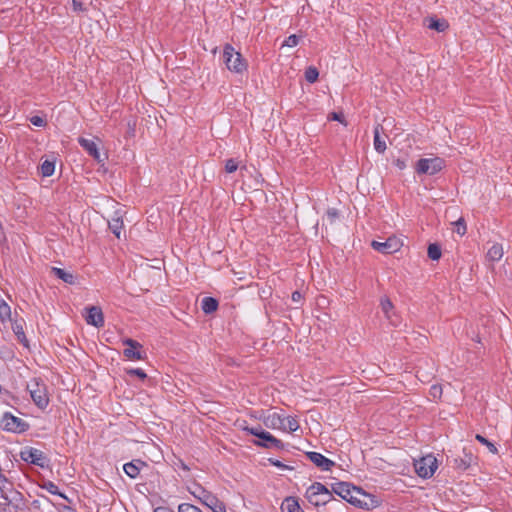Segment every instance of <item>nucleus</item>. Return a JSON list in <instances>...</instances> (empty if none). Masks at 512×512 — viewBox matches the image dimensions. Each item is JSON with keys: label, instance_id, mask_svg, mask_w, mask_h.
Wrapping results in <instances>:
<instances>
[{"label": "nucleus", "instance_id": "14", "mask_svg": "<svg viewBox=\"0 0 512 512\" xmlns=\"http://www.w3.org/2000/svg\"><path fill=\"white\" fill-rule=\"evenodd\" d=\"M284 422L285 415L277 412L269 413L263 418V423L266 427L281 431L284 428Z\"/></svg>", "mask_w": 512, "mask_h": 512}, {"label": "nucleus", "instance_id": "47", "mask_svg": "<svg viewBox=\"0 0 512 512\" xmlns=\"http://www.w3.org/2000/svg\"><path fill=\"white\" fill-rule=\"evenodd\" d=\"M154 512H174L172 509L164 506L157 507Z\"/></svg>", "mask_w": 512, "mask_h": 512}, {"label": "nucleus", "instance_id": "29", "mask_svg": "<svg viewBox=\"0 0 512 512\" xmlns=\"http://www.w3.org/2000/svg\"><path fill=\"white\" fill-rule=\"evenodd\" d=\"M427 253L431 260H439L441 257V249L437 244H430Z\"/></svg>", "mask_w": 512, "mask_h": 512}, {"label": "nucleus", "instance_id": "28", "mask_svg": "<svg viewBox=\"0 0 512 512\" xmlns=\"http://www.w3.org/2000/svg\"><path fill=\"white\" fill-rule=\"evenodd\" d=\"M40 170L43 177H50L54 173L55 164L54 162L46 160L41 164Z\"/></svg>", "mask_w": 512, "mask_h": 512}, {"label": "nucleus", "instance_id": "30", "mask_svg": "<svg viewBox=\"0 0 512 512\" xmlns=\"http://www.w3.org/2000/svg\"><path fill=\"white\" fill-rule=\"evenodd\" d=\"M318 76H319V72L318 70L313 67V66H310L306 69L305 71V79L307 82L309 83H314L317 81L318 79Z\"/></svg>", "mask_w": 512, "mask_h": 512}, {"label": "nucleus", "instance_id": "20", "mask_svg": "<svg viewBox=\"0 0 512 512\" xmlns=\"http://www.w3.org/2000/svg\"><path fill=\"white\" fill-rule=\"evenodd\" d=\"M425 25L432 30L443 32L448 28V23L445 20L436 19L433 17L425 19Z\"/></svg>", "mask_w": 512, "mask_h": 512}, {"label": "nucleus", "instance_id": "38", "mask_svg": "<svg viewBox=\"0 0 512 512\" xmlns=\"http://www.w3.org/2000/svg\"><path fill=\"white\" fill-rule=\"evenodd\" d=\"M456 232L459 235H464L466 233V225L462 218L455 222Z\"/></svg>", "mask_w": 512, "mask_h": 512}, {"label": "nucleus", "instance_id": "15", "mask_svg": "<svg viewBox=\"0 0 512 512\" xmlns=\"http://www.w3.org/2000/svg\"><path fill=\"white\" fill-rule=\"evenodd\" d=\"M80 146L87 151V153L93 157L96 161L102 162L104 159L101 158V154L98 150L97 143L93 139H87L80 137L78 139Z\"/></svg>", "mask_w": 512, "mask_h": 512}, {"label": "nucleus", "instance_id": "35", "mask_svg": "<svg viewBox=\"0 0 512 512\" xmlns=\"http://www.w3.org/2000/svg\"><path fill=\"white\" fill-rule=\"evenodd\" d=\"M13 331H14L15 335L17 336L18 340H20L22 343H24L26 338H25V333H24L22 325L16 323L13 326Z\"/></svg>", "mask_w": 512, "mask_h": 512}, {"label": "nucleus", "instance_id": "16", "mask_svg": "<svg viewBox=\"0 0 512 512\" xmlns=\"http://www.w3.org/2000/svg\"><path fill=\"white\" fill-rule=\"evenodd\" d=\"M123 343L128 346L123 351V354L125 357H127L128 359H131V360L143 359V355H142L141 351L139 350L141 345L137 341L132 340V339H126V340H124Z\"/></svg>", "mask_w": 512, "mask_h": 512}, {"label": "nucleus", "instance_id": "27", "mask_svg": "<svg viewBox=\"0 0 512 512\" xmlns=\"http://www.w3.org/2000/svg\"><path fill=\"white\" fill-rule=\"evenodd\" d=\"M11 318L10 306L0 298V320L5 322Z\"/></svg>", "mask_w": 512, "mask_h": 512}, {"label": "nucleus", "instance_id": "17", "mask_svg": "<svg viewBox=\"0 0 512 512\" xmlns=\"http://www.w3.org/2000/svg\"><path fill=\"white\" fill-rule=\"evenodd\" d=\"M503 255H504L503 246L499 243H494L488 249L486 258L490 262H498L502 259Z\"/></svg>", "mask_w": 512, "mask_h": 512}, {"label": "nucleus", "instance_id": "42", "mask_svg": "<svg viewBox=\"0 0 512 512\" xmlns=\"http://www.w3.org/2000/svg\"><path fill=\"white\" fill-rule=\"evenodd\" d=\"M30 122H31V124H33L34 126H37V127H43L46 124L45 119L40 116H32L30 118Z\"/></svg>", "mask_w": 512, "mask_h": 512}, {"label": "nucleus", "instance_id": "25", "mask_svg": "<svg viewBox=\"0 0 512 512\" xmlns=\"http://www.w3.org/2000/svg\"><path fill=\"white\" fill-rule=\"evenodd\" d=\"M299 429V422L293 416H285L284 428L282 431L284 432H295Z\"/></svg>", "mask_w": 512, "mask_h": 512}, {"label": "nucleus", "instance_id": "45", "mask_svg": "<svg viewBox=\"0 0 512 512\" xmlns=\"http://www.w3.org/2000/svg\"><path fill=\"white\" fill-rule=\"evenodd\" d=\"M74 11H83V4L77 0L72 1Z\"/></svg>", "mask_w": 512, "mask_h": 512}, {"label": "nucleus", "instance_id": "11", "mask_svg": "<svg viewBox=\"0 0 512 512\" xmlns=\"http://www.w3.org/2000/svg\"><path fill=\"white\" fill-rule=\"evenodd\" d=\"M403 243L397 237H389L385 241H372L371 246L374 250L383 254H392L400 250Z\"/></svg>", "mask_w": 512, "mask_h": 512}, {"label": "nucleus", "instance_id": "22", "mask_svg": "<svg viewBox=\"0 0 512 512\" xmlns=\"http://www.w3.org/2000/svg\"><path fill=\"white\" fill-rule=\"evenodd\" d=\"M51 271L56 277L61 279L63 282L71 285L75 283V277L72 273L58 267H52Z\"/></svg>", "mask_w": 512, "mask_h": 512}, {"label": "nucleus", "instance_id": "37", "mask_svg": "<svg viewBox=\"0 0 512 512\" xmlns=\"http://www.w3.org/2000/svg\"><path fill=\"white\" fill-rule=\"evenodd\" d=\"M326 216H327L328 221L331 224H333L336 221V219H338L339 212L335 208H330V209L327 210Z\"/></svg>", "mask_w": 512, "mask_h": 512}, {"label": "nucleus", "instance_id": "19", "mask_svg": "<svg viewBox=\"0 0 512 512\" xmlns=\"http://www.w3.org/2000/svg\"><path fill=\"white\" fill-rule=\"evenodd\" d=\"M382 126L380 124H377L374 127V148L378 153H384L386 150V142L385 140L381 139L380 137V131L382 130Z\"/></svg>", "mask_w": 512, "mask_h": 512}, {"label": "nucleus", "instance_id": "8", "mask_svg": "<svg viewBox=\"0 0 512 512\" xmlns=\"http://www.w3.org/2000/svg\"><path fill=\"white\" fill-rule=\"evenodd\" d=\"M437 467V459L431 454L421 457L420 459L415 460L414 462V468L416 473L418 474V476L425 479L432 477Z\"/></svg>", "mask_w": 512, "mask_h": 512}, {"label": "nucleus", "instance_id": "36", "mask_svg": "<svg viewBox=\"0 0 512 512\" xmlns=\"http://www.w3.org/2000/svg\"><path fill=\"white\" fill-rule=\"evenodd\" d=\"M238 168V162H236L234 159H228L225 163V170L227 173H233Z\"/></svg>", "mask_w": 512, "mask_h": 512}, {"label": "nucleus", "instance_id": "43", "mask_svg": "<svg viewBox=\"0 0 512 512\" xmlns=\"http://www.w3.org/2000/svg\"><path fill=\"white\" fill-rule=\"evenodd\" d=\"M394 165L399 169V170H404L406 168V162L404 159H396L394 160Z\"/></svg>", "mask_w": 512, "mask_h": 512}, {"label": "nucleus", "instance_id": "31", "mask_svg": "<svg viewBox=\"0 0 512 512\" xmlns=\"http://www.w3.org/2000/svg\"><path fill=\"white\" fill-rule=\"evenodd\" d=\"M43 488L53 495L65 498V496L59 491L58 486L52 481L44 483Z\"/></svg>", "mask_w": 512, "mask_h": 512}, {"label": "nucleus", "instance_id": "2", "mask_svg": "<svg viewBox=\"0 0 512 512\" xmlns=\"http://www.w3.org/2000/svg\"><path fill=\"white\" fill-rule=\"evenodd\" d=\"M331 489L333 493L355 506L362 507L364 504L360 499L364 494L359 488L351 485L350 483L337 482L332 484Z\"/></svg>", "mask_w": 512, "mask_h": 512}, {"label": "nucleus", "instance_id": "5", "mask_svg": "<svg viewBox=\"0 0 512 512\" xmlns=\"http://www.w3.org/2000/svg\"><path fill=\"white\" fill-rule=\"evenodd\" d=\"M307 500L314 506L325 505L333 500L332 492L322 483H313L306 491Z\"/></svg>", "mask_w": 512, "mask_h": 512}, {"label": "nucleus", "instance_id": "34", "mask_svg": "<svg viewBox=\"0 0 512 512\" xmlns=\"http://www.w3.org/2000/svg\"><path fill=\"white\" fill-rule=\"evenodd\" d=\"M430 396L433 400H439L442 396V386L435 384L430 388Z\"/></svg>", "mask_w": 512, "mask_h": 512}, {"label": "nucleus", "instance_id": "3", "mask_svg": "<svg viewBox=\"0 0 512 512\" xmlns=\"http://www.w3.org/2000/svg\"><path fill=\"white\" fill-rule=\"evenodd\" d=\"M242 429L251 435H254L258 440L254 441V444L264 448H275L283 449L284 444L280 439L274 437L270 432L263 430L260 426L248 427L243 426Z\"/></svg>", "mask_w": 512, "mask_h": 512}, {"label": "nucleus", "instance_id": "21", "mask_svg": "<svg viewBox=\"0 0 512 512\" xmlns=\"http://www.w3.org/2000/svg\"><path fill=\"white\" fill-rule=\"evenodd\" d=\"M282 512H303L298 501L293 497L286 498L281 505Z\"/></svg>", "mask_w": 512, "mask_h": 512}, {"label": "nucleus", "instance_id": "32", "mask_svg": "<svg viewBox=\"0 0 512 512\" xmlns=\"http://www.w3.org/2000/svg\"><path fill=\"white\" fill-rule=\"evenodd\" d=\"M475 438L481 444L485 445L489 449L490 452H492L494 454L497 453L498 450H497L496 446L493 443H491L488 439H486L485 437H483L480 434H477Z\"/></svg>", "mask_w": 512, "mask_h": 512}, {"label": "nucleus", "instance_id": "18", "mask_svg": "<svg viewBox=\"0 0 512 512\" xmlns=\"http://www.w3.org/2000/svg\"><path fill=\"white\" fill-rule=\"evenodd\" d=\"M144 465V462L136 460L126 463L123 466V469L127 476H129L132 479H135L139 475L141 467H143Z\"/></svg>", "mask_w": 512, "mask_h": 512}, {"label": "nucleus", "instance_id": "4", "mask_svg": "<svg viewBox=\"0 0 512 512\" xmlns=\"http://www.w3.org/2000/svg\"><path fill=\"white\" fill-rule=\"evenodd\" d=\"M223 63L227 69L234 73H243L247 69L246 61L230 44H226L222 54Z\"/></svg>", "mask_w": 512, "mask_h": 512}, {"label": "nucleus", "instance_id": "41", "mask_svg": "<svg viewBox=\"0 0 512 512\" xmlns=\"http://www.w3.org/2000/svg\"><path fill=\"white\" fill-rule=\"evenodd\" d=\"M298 42H299V39L296 35H290L285 41H284V46H287V47H295L296 45H298Z\"/></svg>", "mask_w": 512, "mask_h": 512}, {"label": "nucleus", "instance_id": "6", "mask_svg": "<svg viewBox=\"0 0 512 512\" xmlns=\"http://www.w3.org/2000/svg\"><path fill=\"white\" fill-rule=\"evenodd\" d=\"M27 388L35 405L40 409H45L49 404L46 385L38 379H33L27 385Z\"/></svg>", "mask_w": 512, "mask_h": 512}, {"label": "nucleus", "instance_id": "44", "mask_svg": "<svg viewBox=\"0 0 512 512\" xmlns=\"http://www.w3.org/2000/svg\"><path fill=\"white\" fill-rule=\"evenodd\" d=\"M270 462H271L272 465H274V466H276L278 468H281V469H291L289 466L283 464L279 460L270 459Z\"/></svg>", "mask_w": 512, "mask_h": 512}, {"label": "nucleus", "instance_id": "33", "mask_svg": "<svg viewBox=\"0 0 512 512\" xmlns=\"http://www.w3.org/2000/svg\"><path fill=\"white\" fill-rule=\"evenodd\" d=\"M178 512H202V510L190 503H181L178 505Z\"/></svg>", "mask_w": 512, "mask_h": 512}, {"label": "nucleus", "instance_id": "46", "mask_svg": "<svg viewBox=\"0 0 512 512\" xmlns=\"http://www.w3.org/2000/svg\"><path fill=\"white\" fill-rule=\"evenodd\" d=\"M292 300L294 302H301L302 300V294L299 291H294L291 296Z\"/></svg>", "mask_w": 512, "mask_h": 512}, {"label": "nucleus", "instance_id": "39", "mask_svg": "<svg viewBox=\"0 0 512 512\" xmlns=\"http://www.w3.org/2000/svg\"><path fill=\"white\" fill-rule=\"evenodd\" d=\"M328 118L330 120H334V121H338L340 122L341 124L343 125H347L346 121H345V118H344V115L342 113H337V112H332Z\"/></svg>", "mask_w": 512, "mask_h": 512}, {"label": "nucleus", "instance_id": "40", "mask_svg": "<svg viewBox=\"0 0 512 512\" xmlns=\"http://www.w3.org/2000/svg\"><path fill=\"white\" fill-rule=\"evenodd\" d=\"M127 373L129 375H135V376L139 377L142 380H144L147 377V375L144 372V370H142L140 368L128 369Z\"/></svg>", "mask_w": 512, "mask_h": 512}, {"label": "nucleus", "instance_id": "24", "mask_svg": "<svg viewBox=\"0 0 512 512\" xmlns=\"http://www.w3.org/2000/svg\"><path fill=\"white\" fill-rule=\"evenodd\" d=\"M218 308V301L215 298L212 297H205L202 300V310L206 314H210L214 311H216Z\"/></svg>", "mask_w": 512, "mask_h": 512}, {"label": "nucleus", "instance_id": "12", "mask_svg": "<svg viewBox=\"0 0 512 512\" xmlns=\"http://www.w3.org/2000/svg\"><path fill=\"white\" fill-rule=\"evenodd\" d=\"M85 320L87 324L100 328L104 325V316L100 307L90 306L86 308Z\"/></svg>", "mask_w": 512, "mask_h": 512}, {"label": "nucleus", "instance_id": "13", "mask_svg": "<svg viewBox=\"0 0 512 512\" xmlns=\"http://www.w3.org/2000/svg\"><path fill=\"white\" fill-rule=\"evenodd\" d=\"M307 458L323 471H329L334 465V461L328 459L318 452H307Z\"/></svg>", "mask_w": 512, "mask_h": 512}, {"label": "nucleus", "instance_id": "23", "mask_svg": "<svg viewBox=\"0 0 512 512\" xmlns=\"http://www.w3.org/2000/svg\"><path fill=\"white\" fill-rule=\"evenodd\" d=\"M380 306L382 311L384 312L386 318L391 322L392 325H396V321L392 318L391 312L393 310V304L389 298L384 297L380 301Z\"/></svg>", "mask_w": 512, "mask_h": 512}, {"label": "nucleus", "instance_id": "1", "mask_svg": "<svg viewBox=\"0 0 512 512\" xmlns=\"http://www.w3.org/2000/svg\"><path fill=\"white\" fill-rule=\"evenodd\" d=\"M188 491L203 505L210 508L213 512H227L226 505L212 492L206 490L200 484H193L188 487Z\"/></svg>", "mask_w": 512, "mask_h": 512}, {"label": "nucleus", "instance_id": "9", "mask_svg": "<svg viewBox=\"0 0 512 512\" xmlns=\"http://www.w3.org/2000/svg\"><path fill=\"white\" fill-rule=\"evenodd\" d=\"M445 161L442 158H422L417 162L416 172L418 174L434 175L442 170Z\"/></svg>", "mask_w": 512, "mask_h": 512}, {"label": "nucleus", "instance_id": "26", "mask_svg": "<svg viewBox=\"0 0 512 512\" xmlns=\"http://www.w3.org/2000/svg\"><path fill=\"white\" fill-rule=\"evenodd\" d=\"M110 230L113 232V234L120 238L121 230L123 228V221L120 218H113L108 223Z\"/></svg>", "mask_w": 512, "mask_h": 512}, {"label": "nucleus", "instance_id": "10", "mask_svg": "<svg viewBox=\"0 0 512 512\" xmlns=\"http://www.w3.org/2000/svg\"><path fill=\"white\" fill-rule=\"evenodd\" d=\"M20 457L23 461L34 464L41 468H44L48 465V458L44 452L36 448L27 447L23 449L20 452Z\"/></svg>", "mask_w": 512, "mask_h": 512}, {"label": "nucleus", "instance_id": "7", "mask_svg": "<svg viewBox=\"0 0 512 512\" xmlns=\"http://www.w3.org/2000/svg\"><path fill=\"white\" fill-rule=\"evenodd\" d=\"M0 427L5 431L20 434L29 429V424L22 418L16 417L10 412H5L1 417Z\"/></svg>", "mask_w": 512, "mask_h": 512}]
</instances>
